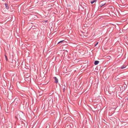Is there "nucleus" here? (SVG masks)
I'll return each mask as SVG.
<instances>
[{
	"label": "nucleus",
	"instance_id": "nucleus-1",
	"mask_svg": "<svg viewBox=\"0 0 128 128\" xmlns=\"http://www.w3.org/2000/svg\"><path fill=\"white\" fill-rule=\"evenodd\" d=\"M30 76V74H27L24 76V77L26 79V78L30 79V78H29Z\"/></svg>",
	"mask_w": 128,
	"mask_h": 128
},
{
	"label": "nucleus",
	"instance_id": "nucleus-2",
	"mask_svg": "<svg viewBox=\"0 0 128 128\" xmlns=\"http://www.w3.org/2000/svg\"><path fill=\"white\" fill-rule=\"evenodd\" d=\"M54 78L55 80V82L56 84L58 83V80L57 78L56 77H54Z\"/></svg>",
	"mask_w": 128,
	"mask_h": 128
},
{
	"label": "nucleus",
	"instance_id": "nucleus-3",
	"mask_svg": "<svg viewBox=\"0 0 128 128\" xmlns=\"http://www.w3.org/2000/svg\"><path fill=\"white\" fill-rule=\"evenodd\" d=\"M5 6L6 8L7 9H8L9 8V7L8 6V5L6 3H5Z\"/></svg>",
	"mask_w": 128,
	"mask_h": 128
},
{
	"label": "nucleus",
	"instance_id": "nucleus-4",
	"mask_svg": "<svg viewBox=\"0 0 128 128\" xmlns=\"http://www.w3.org/2000/svg\"><path fill=\"white\" fill-rule=\"evenodd\" d=\"M99 62V61L97 60L95 61L94 62V64L95 65L97 64Z\"/></svg>",
	"mask_w": 128,
	"mask_h": 128
},
{
	"label": "nucleus",
	"instance_id": "nucleus-5",
	"mask_svg": "<svg viewBox=\"0 0 128 128\" xmlns=\"http://www.w3.org/2000/svg\"><path fill=\"white\" fill-rule=\"evenodd\" d=\"M96 0H92L90 2L91 4H92L93 3H94V2H96Z\"/></svg>",
	"mask_w": 128,
	"mask_h": 128
},
{
	"label": "nucleus",
	"instance_id": "nucleus-6",
	"mask_svg": "<svg viewBox=\"0 0 128 128\" xmlns=\"http://www.w3.org/2000/svg\"><path fill=\"white\" fill-rule=\"evenodd\" d=\"M50 128V125L48 124H47L46 125V128Z\"/></svg>",
	"mask_w": 128,
	"mask_h": 128
},
{
	"label": "nucleus",
	"instance_id": "nucleus-7",
	"mask_svg": "<svg viewBox=\"0 0 128 128\" xmlns=\"http://www.w3.org/2000/svg\"><path fill=\"white\" fill-rule=\"evenodd\" d=\"M126 67V66H122L121 68L122 69L124 68H125Z\"/></svg>",
	"mask_w": 128,
	"mask_h": 128
},
{
	"label": "nucleus",
	"instance_id": "nucleus-8",
	"mask_svg": "<svg viewBox=\"0 0 128 128\" xmlns=\"http://www.w3.org/2000/svg\"><path fill=\"white\" fill-rule=\"evenodd\" d=\"M126 100H128V95H127L126 96Z\"/></svg>",
	"mask_w": 128,
	"mask_h": 128
},
{
	"label": "nucleus",
	"instance_id": "nucleus-9",
	"mask_svg": "<svg viewBox=\"0 0 128 128\" xmlns=\"http://www.w3.org/2000/svg\"><path fill=\"white\" fill-rule=\"evenodd\" d=\"M5 58H6V60L7 61L8 60V58H7V56L5 55Z\"/></svg>",
	"mask_w": 128,
	"mask_h": 128
},
{
	"label": "nucleus",
	"instance_id": "nucleus-10",
	"mask_svg": "<svg viewBox=\"0 0 128 128\" xmlns=\"http://www.w3.org/2000/svg\"><path fill=\"white\" fill-rule=\"evenodd\" d=\"M64 41V40H62V41H61L59 42L58 43V44L60 42H63Z\"/></svg>",
	"mask_w": 128,
	"mask_h": 128
},
{
	"label": "nucleus",
	"instance_id": "nucleus-11",
	"mask_svg": "<svg viewBox=\"0 0 128 128\" xmlns=\"http://www.w3.org/2000/svg\"><path fill=\"white\" fill-rule=\"evenodd\" d=\"M12 64H12H10V66H11L12 67H14V66H15V65H14L13 66H11V64Z\"/></svg>",
	"mask_w": 128,
	"mask_h": 128
},
{
	"label": "nucleus",
	"instance_id": "nucleus-12",
	"mask_svg": "<svg viewBox=\"0 0 128 128\" xmlns=\"http://www.w3.org/2000/svg\"><path fill=\"white\" fill-rule=\"evenodd\" d=\"M98 42H97L96 43V44H95V46H96L98 44Z\"/></svg>",
	"mask_w": 128,
	"mask_h": 128
},
{
	"label": "nucleus",
	"instance_id": "nucleus-13",
	"mask_svg": "<svg viewBox=\"0 0 128 128\" xmlns=\"http://www.w3.org/2000/svg\"><path fill=\"white\" fill-rule=\"evenodd\" d=\"M104 4H102V5L100 6L101 7H102V6H104Z\"/></svg>",
	"mask_w": 128,
	"mask_h": 128
}]
</instances>
